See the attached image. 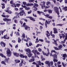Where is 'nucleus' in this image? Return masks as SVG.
<instances>
[{
    "mask_svg": "<svg viewBox=\"0 0 67 67\" xmlns=\"http://www.w3.org/2000/svg\"><path fill=\"white\" fill-rule=\"evenodd\" d=\"M15 14L17 16H18V18H20V17H19V14H20V16H22L24 14H25V12H24V10H22L20 11V12L18 13V12H16Z\"/></svg>",
    "mask_w": 67,
    "mask_h": 67,
    "instance_id": "f257e3e1",
    "label": "nucleus"
},
{
    "mask_svg": "<svg viewBox=\"0 0 67 67\" xmlns=\"http://www.w3.org/2000/svg\"><path fill=\"white\" fill-rule=\"evenodd\" d=\"M26 23H24L23 25V26H24V27H25V30H27V31H30V27H29L28 26L26 25H25Z\"/></svg>",
    "mask_w": 67,
    "mask_h": 67,
    "instance_id": "f03ea898",
    "label": "nucleus"
},
{
    "mask_svg": "<svg viewBox=\"0 0 67 67\" xmlns=\"http://www.w3.org/2000/svg\"><path fill=\"white\" fill-rule=\"evenodd\" d=\"M53 57V61L54 63H56V62H58V60L56 59L57 58V55L56 54H54L52 55Z\"/></svg>",
    "mask_w": 67,
    "mask_h": 67,
    "instance_id": "7ed1b4c3",
    "label": "nucleus"
},
{
    "mask_svg": "<svg viewBox=\"0 0 67 67\" xmlns=\"http://www.w3.org/2000/svg\"><path fill=\"white\" fill-rule=\"evenodd\" d=\"M50 21H48L47 20H46L45 23V25L46 26V27L47 28V24H49L51 22H52V21L51 20H50Z\"/></svg>",
    "mask_w": 67,
    "mask_h": 67,
    "instance_id": "20e7f679",
    "label": "nucleus"
},
{
    "mask_svg": "<svg viewBox=\"0 0 67 67\" xmlns=\"http://www.w3.org/2000/svg\"><path fill=\"white\" fill-rule=\"evenodd\" d=\"M54 11L56 12L57 13V14H59V10H58V7H54Z\"/></svg>",
    "mask_w": 67,
    "mask_h": 67,
    "instance_id": "39448f33",
    "label": "nucleus"
},
{
    "mask_svg": "<svg viewBox=\"0 0 67 67\" xmlns=\"http://www.w3.org/2000/svg\"><path fill=\"white\" fill-rule=\"evenodd\" d=\"M37 50L35 49H34L32 51L33 53H34L35 55V57H38V55L36 54V53H37Z\"/></svg>",
    "mask_w": 67,
    "mask_h": 67,
    "instance_id": "423d86ee",
    "label": "nucleus"
},
{
    "mask_svg": "<svg viewBox=\"0 0 67 67\" xmlns=\"http://www.w3.org/2000/svg\"><path fill=\"white\" fill-rule=\"evenodd\" d=\"M0 45L2 47H4L5 46V44L3 41H1V42Z\"/></svg>",
    "mask_w": 67,
    "mask_h": 67,
    "instance_id": "0eeeda50",
    "label": "nucleus"
},
{
    "mask_svg": "<svg viewBox=\"0 0 67 67\" xmlns=\"http://www.w3.org/2000/svg\"><path fill=\"white\" fill-rule=\"evenodd\" d=\"M13 55L16 57H18L20 56V54L19 53H17L16 52L14 53H13Z\"/></svg>",
    "mask_w": 67,
    "mask_h": 67,
    "instance_id": "6e6552de",
    "label": "nucleus"
},
{
    "mask_svg": "<svg viewBox=\"0 0 67 67\" xmlns=\"http://www.w3.org/2000/svg\"><path fill=\"white\" fill-rule=\"evenodd\" d=\"M25 51L26 52H27L28 53H31V50L30 49H29V48H28L27 49H25Z\"/></svg>",
    "mask_w": 67,
    "mask_h": 67,
    "instance_id": "1a4fd4ad",
    "label": "nucleus"
},
{
    "mask_svg": "<svg viewBox=\"0 0 67 67\" xmlns=\"http://www.w3.org/2000/svg\"><path fill=\"white\" fill-rule=\"evenodd\" d=\"M53 30H54V33L56 34V33H58V32H57V29L55 28H54L53 29Z\"/></svg>",
    "mask_w": 67,
    "mask_h": 67,
    "instance_id": "9d476101",
    "label": "nucleus"
},
{
    "mask_svg": "<svg viewBox=\"0 0 67 67\" xmlns=\"http://www.w3.org/2000/svg\"><path fill=\"white\" fill-rule=\"evenodd\" d=\"M32 58L33 59H31L30 60H29V62H34V60H35V59H34V57H32Z\"/></svg>",
    "mask_w": 67,
    "mask_h": 67,
    "instance_id": "9b49d317",
    "label": "nucleus"
},
{
    "mask_svg": "<svg viewBox=\"0 0 67 67\" xmlns=\"http://www.w3.org/2000/svg\"><path fill=\"white\" fill-rule=\"evenodd\" d=\"M41 3H43L41 5V8L42 9H44V4H45V1H43L41 2Z\"/></svg>",
    "mask_w": 67,
    "mask_h": 67,
    "instance_id": "f8f14e48",
    "label": "nucleus"
},
{
    "mask_svg": "<svg viewBox=\"0 0 67 67\" xmlns=\"http://www.w3.org/2000/svg\"><path fill=\"white\" fill-rule=\"evenodd\" d=\"M29 54H28L27 55L28 56V57H31V56H32L33 55V54L32 53H31V52H30L29 53H28Z\"/></svg>",
    "mask_w": 67,
    "mask_h": 67,
    "instance_id": "ddd939ff",
    "label": "nucleus"
},
{
    "mask_svg": "<svg viewBox=\"0 0 67 67\" xmlns=\"http://www.w3.org/2000/svg\"><path fill=\"white\" fill-rule=\"evenodd\" d=\"M46 64H47L48 65V66L50 67L51 66V65H50V63H49V61H47L45 62Z\"/></svg>",
    "mask_w": 67,
    "mask_h": 67,
    "instance_id": "4468645a",
    "label": "nucleus"
},
{
    "mask_svg": "<svg viewBox=\"0 0 67 67\" xmlns=\"http://www.w3.org/2000/svg\"><path fill=\"white\" fill-rule=\"evenodd\" d=\"M30 20H31V21H33V22H34L35 21V20L34 19V18H33L32 17L30 16Z\"/></svg>",
    "mask_w": 67,
    "mask_h": 67,
    "instance_id": "2eb2a0df",
    "label": "nucleus"
},
{
    "mask_svg": "<svg viewBox=\"0 0 67 67\" xmlns=\"http://www.w3.org/2000/svg\"><path fill=\"white\" fill-rule=\"evenodd\" d=\"M26 5L27 6H32V5H34V4L30 3V4L28 3L26 4Z\"/></svg>",
    "mask_w": 67,
    "mask_h": 67,
    "instance_id": "dca6fc26",
    "label": "nucleus"
},
{
    "mask_svg": "<svg viewBox=\"0 0 67 67\" xmlns=\"http://www.w3.org/2000/svg\"><path fill=\"white\" fill-rule=\"evenodd\" d=\"M15 63H20V60H18V59H16V60H15Z\"/></svg>",
    "mask_w": 67,
    "mask_h": 67,
    "instance_id": "f3484780",
    "label": "nucleus"
},
{
    "mask_svg": "<svg viewBox=\"0 0 67 67\" xmlns=\"http://www.w3.org/2000/svg\"><path fill=\"white\" fill-rule=\"evenodd\" d=\"M0 56L2 57H4V58H6V56H5L2 53H0Z\"/></svg>",
    "mask_w": 67,
    "mask_h": 67,
    "instance_id": "a211bd4d",
    "label": "nucleus"
},
{
    "mask_svg": "<svg viewBox=\"0 0 67 67\" xmlns=\"http://www.w3.org/2000/svg\"><path fill=\"white\" fill-rule=\"evenodd\" d=\"M5 58L4 59L5 62H6L7 63H8V59H9V58H8L7 59L6 57V58Z\"/></svg>",
    "mask_w": 67,
    "mask_h": 67,
    "instance_id": "6ab92c4d",
    "label": "nucleus"
},
{
    "mask_svg": "<svg viewBox=\"0 0 67 67\" xmlns=\"http://www.w3.org/2000/svg\"><path fill=\"white\" fill-rule=\"evenodd\" d=\"M11 51L10 50V49H9V57H10L11 56Z\"/></svg>",
    "mask_w": 67,
    "mask_h": 67,
    "instance_id": "aec40b11",
    "label": "nucleus"
},
{
    "mask_svg": "<svg viewBox=\"0 0 67 67\" xmlns=\"http://www.w3.org/2000/svg\"><path fill=\"white\" fill-rule=\"evenodd\" d=\"M63 10H64L65 11H67V7L65 6V7L63 8Z\"/></svg>",
    "mask_w": 67,
    "mask_h": 67,
    "instance_id": "412c9836",
    "label": "nucleus"
},
{
    "mask_svg": "<svg viewBox=\"0 0 67 67\" xmlns=\"http://www.w3.org/2000/svg\"><path fill=\"white\" fill-rule=\"evenodd\" d=\"M7 50L6 51V54H7V56H9V48H7Z\"/></svg>",
    "mask_w": 67,
    "mask_h": 67,
    "instance_id": "4be33fe9",
    "label": "nucleus"
},
{
    "mask_svg": "<svg viewBox=\"0 0 67 67\" xmlns=\"http://www.w3.org/2000/svg\"><path fill=\"white\" fill-rule=\"evenodd\" d=\"M38 6V5L36 3H34V5L33 6L34 7H37Z\"/></svg>",
    "mask_w": 67,
    "mask_h": 67,
    "instance_id": "5701e85b",
    "label": "nucleus"
},
{
    "mask_svg": "<svg viewBox=\"0 0 67 67\" xmlns=\"http://www.w3.org/2000/svg\"><path fill=\"white\" fill-rule=\"evenodd\" d=\"M3 21H9V19H8L7 18H3Z\"/></svg>",
    "mask_w": 67,
    "mask_h": 67,
    "instance_id": "b1692460",
    "label": "nucleus"
},
{
    "mask_svg": "<svg viewBox=\"0 0 67 67\" xmlns=\"http://www.w3.org/2000/svg\"><path fill=\"white\" fill-rule=\"evenodd\" d=\"M2 5V9H3L4 8H5V4H4L2 3L1 4Z\"/></svg>",
    "mask_w": 67,
    "mask_h": 67,
    "instance_id": "393cba45",
    "label": "nucleus"
},
{
    "mask_svg": "<svg viewBox=\"0 0 67 67\" xmlns=\"http://www.w3.org/2000/svg\"><path fill=\"white\" fill-rule=\"evenodd\" d=\"M42 53H43V54L44 55H46L47 56H49L48 54H46V53L44 52V51H42Z\"/></svg>",
    "mask_w": 67,
    "mask_h": 67,
    "instance_id": "a878e982",
    "label": "nucleus"
},
{
    "mask_svg": "<svg viewBox=\"0 0 67 67\" xmlns=\"http://www.w3.org/2000/svg\"><path fill=\"white\" fill-rule=\"evenodd\" d=\"M7 35H6L4 36V39H9V37H8L7 38Z\"/></svg>",
    "mask_w": 67,
    "mask_h": 67,
    "instance_id": "bb28decb",
    "label": "nucleus"
},
{
    "mask_svg": "<svg viewBox=\"0 0 67 67\" xmlns=\"http://www.w3.org/2000/svg\"><path fill=\"white\" fill-rule=\"evenodd\" d=\"M19 56L20 58H24V55H23L22 54H20L19 55Z\"/></svg>",
    "mask_w": 67,
    "mask_h": 67,
    "instance_id": "cd10ccee",
    "label": "nucleus"
},
{
    "mask_svg": "<svg viewBox=\"0 0 67 67\" xmlns=\"http://www.w3.org/2000/svg\"><path fill=\"white\" fill-rule=\"evenodd\" d=\"M63 47V45H60L58 47L59 48V49H62V47Z\"/></svg>",
    "mask_w": 67,
    "mask_h": 67,
    "instance_id": "c85d7f7f",
    "label": "nucleus"
},
{
    "mask_svg": "<svg viewBox=\"0 0 67 67\" xmlns=\"http://www.w3.org/2000/svg\"><path fill=\"white\" fill-rule=\"evenodd\" d=\"M21 42V40L20 38V37H19L18 38V43H20Z\"/></svg>",
    "mask_w": 67,
    "mask_h": 67,
    "instance_id": "c756f323",
    "label": "nucleus"
},
{
    "mask_svg": "<svg viewBox=\"0 0 67 67\" xmlns=\"http://www.w3.org/2000/svg\"><path fill=\"white\" fill-rule=\"evenodd\" d=\"M53 48H54L55 50H60V49H59V48H58L57 47H54Z\"/></svg>",
    "mask_w": 67,
    "mask_h": 67,
    "instance_id": "7c9ffc66",
    "label": "nucleus"
},
{
    "mask_svg": "<svg viewBox=\"0 0 67 67\" xmlns=\"http://www.w3.org/2000/svg\"><path fill=\"white\" fill-rule=\"evenodd\" d=\"M37 12L38 13V14H40V15H41V13H43V12H40V11H37Z\"/></svg>",
    "mask_w": 67,
    "mask_h": 67,
    "instance_id": "2f4dec72",
    "label": "nucleus"
},
{
    "mask_svg": "<svg viewBox=\"0 0 67 67\" xmlns=\"http://www.w3.org/2000/svg\"><path fill=\"white\" fill-rule=\"evenodd\" d=\"M57 40H54V44L56 46H57V45H58L57 44Z\"/></svg>",
    "mask_w": 67,
    "mask_h": 67,
    "instance_id": "473e14b6",
    "label": "nucleus"
},
{
    "mask_svg": "<svg viewBox=\"0 0 67 67\" xmlns=\"http://www.w3.org/2000/svg\"><path fill=\"white\" fill-rule=\"evenodd\" d=\"M34 1H35V0H29V2H30V3H31V2L34 3Z\"/></svg>",
    "mask_w": 67,
    "mask_h": 67,
    "instance_id": "72a5a7b5",
    "label": "nucleus"
},
{
    "mask_svg": "<svg viewBox=\"0 0 67 67\" xmlns=\"http://www.w3.org/2000/svg\"><path fill=\"white\" fill-rule=\"evenodd\" d=\"M1 64H3V65H6V64H5V63L4 61H2L1 62Z\"/></svg>",
    "mask_w": 67,
    "mask_h": 67,
    "instance_id": "f704fd0d",
    "label": "nucleus"
},
{
    "mask_svg": "<svg viewBox=\"0 0 67 67\" xmlns=\"http://www.w3.org/2000/svg\"><path fill=\"white\" fill-rule=\"evenodd\" d=\"M33 8H34V11H37V8H36V7H33Z\"/></svg>",
    "mask_w": 67,
    "mask_h": 67,
    "instance_id": "c9c22d12",
    "label": "nucleus"
},
{
    "mask_svg": "<svg viewBox=\"0 0 67 67\" xmlns=\"http://www.w3.org/2000/svg\"><path fill=\"white\" fill-rule=\"evenodd\" d=\"M39 20H42L43 21H46V19H44L42 18H40L39 19Z\"/></svg>",
    "mask_w": 67,
    "mask_h": 67,
    "instance_id": "e433bc0d",
    "label": "nucleus"
},
{
    "mask_svg": "<svg viewBox=\"0 0 67 67\" xmlns=\"http://www.w3.org/2000/svg\"><path fill=\"white\" fill-rule=\"evenodd\" d=\"M47 51H48V53H47V55H49L50 54V52H49V49L47 48Z\"/></svg>",
    "mask_w": 67,
    "mask_h": 67,
    "instance_id": "4c0bfd02",
    "label": "nucleus"
},
{
    "mask_svg": "<svg viewBox=\"0 0 67 67\" xmlns=\"http://www.w3.org/2000/svg\"><path fill=\"white\" fill-rule=\"evenodd\" d=\"M43 5L44 6V9H47V8H48V7L45 6V4H43Z\"/></svg>",
    "mask_w": 67,
    "mask_h": 67,
    "instance_id": "58836bf2",
    "label": "nucleus"
},
{
    "mask_svg": "<svg viewBox=\"0 0 67 67\" xmlns=\"http://www.w3.org/2000/svg\"><path fill=\"white\" fill-rule=\"evenodd\" d=\"M62 57H67V54H63Z\"/></svg>",
    "mask_w": 67,
    "mask_h": 67,
    "instance_id": "ea45409f",
    "label": "nucleus"
},
{
    "mask_svg": "<svg viewBox=\"0 0 67 67\" xmlns=\"http://www.w3.org/2000/svg\"><path fill=\"white\" fill-rule=\"evenodd\" d=\"M54 52V53H55V54H57V52L55 51V50H52L51 51V53H53Z\"/></svg>",
    "mask_w": 67,
    "mask_h": 67,
    "instance_id": "a19ab883",
    "label": "nucleus"
},
{
    "mask_svg": "<svg viewBox=\"0 0 67 67\" xmlns=\"http://www.w3.org/2000/svg\"><path fill=\"white\" fill-rule=\"evenodd\" d=\"M22 37H23L24 38H25V34L24 33H23L22 35Z\"/></svg>",
    "mask_w": 67,
    "mask_h": 67,
    "instance_id": "79ce46f5",
    "label": "nucleus"
},
{
    "mask_svg": "<svg viewBox=\"0 0 67 67\" xmlns=\"http://www.w3.org/2000/svg\"><path fill=\"white\" fill-rule=\"evenodd\" d=\"M49 63H50V65H51V66H53V61L50 62H49Z\"/></svg>",
    "mask_w": 67,
    "mask_h": 67,
    "instance_id": "37998d69",
    "label": "nucleus"
},
{
    "mask_svg": "<svg viewBox=\"0 0 67 67\" xmlns=\"http://www.w3.org/2000/svg\"><path fill=\"white\" fill-rule=\"evenodd\" d=\"M49 15H50L49 14H47L45 16H46V18H48V17H49Z\"/></svg>",
    "mask_w": 67,
    "mask_h": 67,
    "instance_id": "c03bdc74",
    "label": "nucleus"
},
{
    "mask_svg": "<svg viewBox=\"0 0 67 67\" xmlns=\"http://www.w3.org/2000/svg\"><path fill=\"white\" fill-rule=\"evenodd\" d=\"M20 5H21V4L19 3H17L16 4V6H17V7L19 8V7H20Z\"/></svg>",
    "mask_w": 67,
    "mask_h": 67,
    "instance_id": "a18cd8bd",
    "label": "nucleus"
},
{
    "mask_svg": "<svg viewBox=\"0 0 67 67\" xmlns=\"http://www.w3.org/2000/svg\"><path fill=\"white\" fill-rule=\"evenodd\" d=\"M48 18L50 19H51V20H52V19L53 18V16H49L48 17Z\"/></svg>",
    "mask_w": 67,
    "mask_h": 67,
    "instance_id": "49530a36",
    "label": "nucleus"
},
{
    "mask_svg": "<svg viewBox=\"0 0 67 67\" xmlns=\"http://www.w3.org/2000/svg\"><path fill=\"white\" fill-rule=\"evenodd\" d=\"M38 64L39 66H41V62L40 61H38Z\"/></svg>",
    "mask_w": 67,
    "mask_h": 67,
    "instance_id": "de8ad7c7",
    "label": "nucleus"
},
{
    "mask_svg": "<svg viewBox=\"0 0 67 67\" xmlns=\"http://www.w3.org/2000/svg\"><path fill=\"white\" fill-rule=\"evenodd\" d=\"M49 13L50 14V13H52V11L51 10H49L48 11Z\"/></svg>",
    "mask_w": 67,
    "mask_h": 67,
    "instance_id": "09e8293b",
    "label": "nucleus"
},
{
    "mask_svg": "<svg viewBox=\"0 0 67 67\" xmlns=\"http://www.w3.org/2000/svg\"><path fill=\"white\" fill-rule=\"evenodd\" d=\"M25 9L26 10H30V8L29 7H26Z\"/></svg>",
    "mask_w": 67,
    "mask_h": 67,
    "instance_id": "8fccbe9b",
    "label": "nucleus"
},
{
    "mask_svg": "<svg viewBox=\"0 0 67 67\" xmlns=\"http://www.w3.org/2000/svg\"><path fill=\"white\" fill-rule=\"evenodd\" d=\"M7 10H5V11H6L5 12H7V13H9V8H8L7 9Z\"/></svg>",
    "mask_w": 67,
    "mask_h": 67,
    "instance_id": "3c124183",
    "label": "nucleus"
},
{
    "mask_svg": "<svg viewBox=\"0 0 67 67\" xmlns=\"http://www.w3.org/2000/svg\"><path fill=\"white\" fill-rule=\"evenodd\" d=\"M51 36H52V38H55V35L54 34H52L51 35Z\"/></svg>",
    "mask_w": 67,
    "mask_h": 67,
    "instance_id": "603ef678",
    "label": "nucleus"
},
{
    "mask_svg": "<svg viewBox=\"0 0 67 67\" xmlns=\"http://www.w3.org/2000/svg\"><path fill=\"white\" fill-rule=\"evenodd\" d=\"M44 40L46 41V42H47L48 43H49V41L48 42V41H47V38L46 37L44 38Z\"/></svg>",
    "mask_w": 67,
    "mask_h": 67,
    "instance_id": "864d4df0",
    "label": "nucleus"
},
{
    "mask_svg": "<svg viewBox=\"0 0 67 67\" xmlns=\"http://www.w3.org/2000/svg\"><path fill=\"white\" fill-rule=\"evenodd\" d=\"M39 41H40L41 42H44V40L43 39H39Z\"/></svg>",
    "mask_w": 67,
    "mask_h": 67,
    "instance_id": "5fc2aeb1",
    "label": "nucleus"
},
{
    "mask_svg": "<svg viewBox=\"0 0 67 67\" xmlns=\"http://www.w3.org/2000/svg\"><path fill=\"white\" fill-rule=\"evenodd\" d=\"M61 36H62L63 38H65V35H64V34H62L61 35Z\"/></svg>",
    "mask_w": 67,
    "mask_h": 67,
    "instance_id": "6e6d98bb",
    "label": "nucleus"
},
{
    "mask_svg": "<svg viewBox=\"0 0 67 67\" xmlns=\"http://www.w3.org/2000/svg\"><path fill=\"white\" fill-rule=\"evenodd\" d=\"M29 45L30 46H31V45H32V42H29Z\"/></svg>",
    "mask_w": 67,
    "mask_h": 67,
    "instance_id": "4d7b16f0",
    "label": "nucleus"
},
{
    "mask_svg": "<svg viewBox=\"0 0 67 67\" xmlns=\"http://www.w3.org/2000/svg\"><path fill=\"white\" fill-rule=\"evenodd\" d=\"M38 51L39 52H41L42 51V49H41L40 48H38Z\"/></svg>",
    "mask_w": 67,
    "mask_h": 67,
    "instance_id": "13d9d810",
    "label": "nucleus"
},
{
    "mask_svg": "<svg viewBox=\"0 0 67 67\" xmlns=\"http://www.w3.org/2000/svg\"><path fill=\"white\" fill-rule=\"evenodd\" d=\"M50 3L49 2H47L46 3L47 5H48V4H49Z\"/></svg>",
    "mask_w": 67,
    "mask_h": 67,
    "instance_id": "bf43d9fd",
    "label": "nucleus"
},
{
    "mask_svg": "<svg viewBox=\"0 0 67 67\" xmlns=\"http://www.w3.org/2000/svg\"><path fill=\"white\" fill-rule=\"evenodd\" d=\"M37 55H40L41 54V53H39V52L37 51V52L36 53Z\"/></svg>",
    "mask_w": 67,
    "mask_h": 67,
    "instance_id": "052dcab7",
    "label": "nucleus"
},
{
    "mask_svg": "<svg viewBox=\"0 0 67 67\" xmlns=\"http://www.w3.org/2000/svg\"><path fill=\"white\" fill-rule=\"evenodd\" d=\"M60 64H61V62L60 61H58L57 63V64H58V65H60Z\"/></svg>",
    "mask_w": 67,
    "mask_h": 67,
    "instance_id": "680f3d73",
    "label": "nucleus"
},
{
    "mask_svg": "<svg viewBox=\"0 0 67 67\" xmlns=\"http://www.w3.org/2000/svg\"><path fill=\"white\" fill-rule=\"evenodd\" d=\"M19 22L21 24V25H22V24H23V21H22L21 20H20V21H19Z\"/></svg>",
    "mask_w": 67,
    "mask_h": 67,
    "instance_id": "e2e57ef3",
    "label": "nucleus"
},
{
    "mask_svg": "<svg viewBox=\"0 0 67 67\" xmlns=\"http://www.w3.org/2000/svg\"><path fill=\"white\" fill-rule=\"evenodd\" d=\"M65 40H67V34H65Z\"/></svg>",
    "mask_w": 67,
    "mask_h": 67,
    "instance_id": "0e129e2a",
    "label": "nucleus"
},
{
    "mask_svg": "<svg viewBox=\"0 0 67 67\" xmlns=\"http://www.w3.org/2000/svg\"><path fill=\"white\" fill-rule=\"evenodd\" d=\"M14 22L15 23H18V21H17V20L16 19H15L14 20Z\"/></svg>",
    "mask_w": 67,
    "mask_h": 67,
    "instance_id": "69168bd1",
    "label": "nucleus"
},
{
    "mask_svg": "<svg viewBox=\"0 0 67 67\" xmlns=\"http://www.w3.org/2000/svg\"><path fill=\"white\" fill-rule=\"evenodd\" d=\"M23 4L24 5H26V3L24 2H23Z\"/></svg>",
    "mask_w": 67,
    "mask_h": 67,
    "instance_id": "338daca9",
    "label": "nucleus"
},
{
    "mask_svg": "<svg viewBox=\"0 0 67 67\" xmlns=\"http://www.w3.org/2000/svg\"><path fill=\"white\" fill-rule=\"evenodd\" d=\"M36 67H40V66H39V65H38V64H36Z\"/></svg>",
    "mask_w": 67,
    "mask_h": 67,
    "instance_id": "774afa93",
    "label": "nucleus"
}]
</instances>
